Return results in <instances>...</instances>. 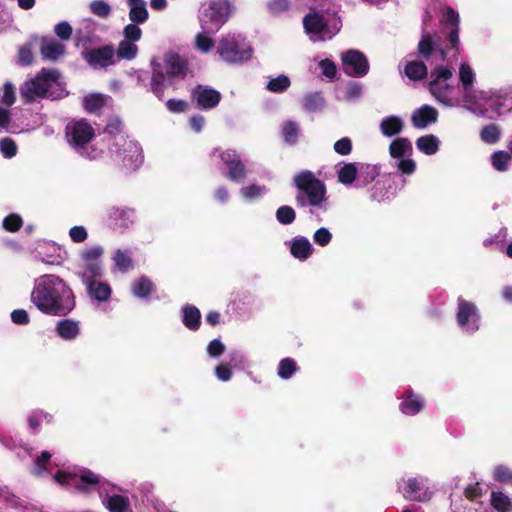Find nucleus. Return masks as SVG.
<instances>
[{"mask_svg":"<svg viewBox=\"0 0 512 512\" xmlns=\"http://www.w3.org/2000/svg\"><path fill=\"white\" fill-rule=\"evenodd\" d=\"M404 74L412 81H420L427 76L428 69L422 61H409L405 65Z\"/></svg>","mask_w":512,"mask_h":512,"instance_id":"28","label":"nucleus"},{"mask_svg":"<svg viewBox=\"0 0 512 512\" xmlns=\"http://www.w3.org/2000/svg\"><path fill=\"white\" fill-rule=\"evenodd\" d=\"M196 46L202 52H209L214 46V41L205 33H199L196 36Z\"/></svg>","mask_w":512,"mask_h":512,"instance_id":"61","label":"nucleus"},{"mask_svg":"<svg viewBox=\"0 0 512 512\" xmlns=\"http://www.w3.org/2000/svg\"><path fill=\"white\" fill-rule=\"evenodd\" d=\"M230 14L227 0H212L201 12V27L206 33H215L228 21Z\"/></svg>","mask_w":512,"mask_h":512,"instance_id":"5","label":"nucleus"},{"mask_svg":"<svg viewBox=\"0 0 512 512\" xmlns=\"http://www.w3.org/2000/svg\"><path fill=\"white\" fill-rule=\"evenodd\" d=\"M0 151L5 158H12L17 154V145L9 137L2 138L0 140Z\"/></svg>","mask_w":512,"mask_h":512,"instance_id":"52","label":"nucleus"},{"mask_svg":"<svg viewBox=\"0 0 512 512\" xmlns=\"http://www.w3.org/2000/svg\"><path fill=\"white\" fill-rule=\"evenodd\" d=\"M512 160L511 153L499 150L491 155V164L496 171L505 172Z\"/></svg>","mask_w":512,"mask_h":512,"instance_id":"34","label":"nucleus"},{"mask_svg":"<svg viewBox=\"0 0 512 512\" xmlns=\"http://www.w3.org/2000/svg\"><path fill=\"white\" fill-rule=\"evenodd\" d=\"M153 289L154 285L147 276H141L133 285V293L138 298H148Z\"/></svg>","mask_w":512,"mask_h":512,"instance_id":"37","label":"nucleus"},{"mask_svg":"<svg viewBox=\"0 0 512 512\" xmlns=\"http://www.w3.org/2000/svg\"><path fill=\"white\" fill-rule=\"evenodd\" d=\"M104 250L101 246H94L90 249L84 250L81 253V258L85 262H98L97 260L103 255Z\"/></svg>","mask_w":512,"mask_h":512,"instance_id":"58","label":"nucleus"},{"mask_svg":"<svg viewBox=\"0 0 512 512\" xmlns=\"http://www.w3.org/2000/svg\"><path fill=\"white\" fill-rule=\"evenodd\" d=\"M338 181L343 185H351L358 176V169L355 163H346L337 172Z\"/></svg>","mask_w":512,"mask_h":512,"instance_id":"35","label":"nucleus"},{"mask_svg":"<svg viewBox=\"0 0 512 512\" xmlns=\"http://www.w3.org/2000/svg\"><path fill=\"white\" fill-rule=\"evenodd\" d=\"M438 112L437 110L429 105H423L416 109L411 117V121L414 127L423 129L429 124L437 121Z\"/></svg>","mask_w":512,"mask_h":512,"instance_id":"17","label":"nucleus"},{"mask_svg":"<svg viewBox=\"0 0 512 512\" xmlns=\"http://www.w3.org/2000/svg\"><path fill=\"white\" fill-rule=\"evenodd\" d=\"M54 32L61 40H69L73 30L68 22L63 21L55 25Z\"/></svg>","mask_w":512,"mask_h":512,"instance_id":"60","label":"nucleus"},{"mask_svg":"<svg viewBox=\"0 0 512 512\" xmlns=\"http://www.w3.org/2000/svg\"><path fill=\"white\" fill-rule=\"evenodd\" d=\"M432 80L428 84L429 92L439 101L445 103L449 98V91L453 88L450 84H443L452 78V71L444 66H436L431 72Z\"/></svg>","mask_w":512,"mask_h":512,"instance_id":"10","label":"nucleus"},{"mask_svg":"<svg viewBox=\"0 0 512 512\" xmlns=\"http://www.w3.org/2000/svg\"><path fill=\"white\" fill-rule=\"evenodd\" d=\"M412 151V144L407 138H397L389 147L390 155L393 158H401L406 154L411 155Z\"/></svg>","mask_w":512,"mask_h":512,"instance_id":"31","label":"nucleus"},{"mask_svg":"<svg viewBox=\"0 0 512 512\" xmlns=\"http://www.w3.org/2000/svg\"><path fill=\"white\" fill-rule=\"evenodd\" d=\"M403 496L406 500L416 502H424L430 498L427 489L417 478H409L406 481V486L403 489Z\"/></svg>","mask_w":512,"mask_h":512,"instance_id":"16","label":"nucleus"},{"mask_svg":"<svg viewBox=\"0 0 512 512\" xmlns=\"http://www.w3.org/2000/svg\"><path fill=\"white\" fill-rule=\"evenodd\" d=\"M344 72L350 77H363L369 72V62L359 50H348L342 55Z\"/></svg>","mask_w":512,"mask_h":512,"instance_id":"12","label":"nucleus"},{"mask_svg":"<svg viewBox=\"0 0 512 512\" xmlns=\"http://www.w3.org/2000/svg\"><path fill=\"white\" fill-rule=\"evenodd\" d=\"M82 283L98 280L103 276V268L100 262H86L82 271L77 273Z\"/></svg>","mask_w":512,"mask_h":512,"instance_id":"27","label":"nucleus"},{"mask_svg":"<svg viewBox=\"0 0 512 512\" xmlns=\"http://www.w3.org/2000/svg\"><path fill=\"white\" fill-rule=\"evenodd\" d=\"M123 35L125 40L136 42L141 39L142 30L136 23H131L124 27Z\"/></svg>","mask_w":512,"mask_h":512,"instance_id":"55","label":"nucleus"},{"mask_svg":"<svg viewBox=\"0 0 512 512\" xmlns=\"http://www.w3.org/2000/svg\"><path fill=\"white\" fill-rule=\"evenodd\" d=\"M312 252V245L306 237L297 236L292 239L290 253L294 258L306 260L311 256Z\"/></svg>","mask_w":512,"mask_h":512,"instance_id":"23","label":"nucleus"},{"mask_svg":"<svg viewBox=\"0 0 512 512\" xmlns=\"http://www.w3.org/2000/svg\"><path fill=\"white\" fill-rule=\"evenodd\" d=\"M459 78L462 83L463 89L467 92L474 83V73L472 68L467 63H462L459 71Z\"/></svg>","mask_w":512,"mask_h":512,"instance_id":"46","label":"nucleus"},{"mask_svg":"<svg viewBox=\"0 0 512 512\" xmlns=\"http://www.w3.org/2000/svg\"><path fill=\"white\" fill-rule=\"evenodd\" d=\"M334 150L337 154L346 156L352 152V141L348 137H343L334 143Z\"/></svg>","mask_w":512,"mask_h":512,"instance_id":"57","label":"nucleus"},{"mask_svg":"<svg viewBox=\"0 0 512 512\" xmlns=\"http://www.w3.org/2000/svg\"><path fill=\"white\" fill-rule=\"evenodd\" d=\"M20 95L26 104L40 99L58 100L66 97L68 92L61 81V73L55 68H42L34 78L26 81L20 88Z\"/></svg>","mask_w":512,"mask_h":512,"instance_id":"2","label":"nucleus"},{"mask_svg":"<svg viewBox=\"0 0 512 512\" xmlns=\"http://www.w3.org/2000/svg\"><path fill=\"white\" fill-rule=\"evenodd\" d=\"M323 104L322 97L317 94H308L303 99V107L307 111L314 112L320 108V106Z\"/></svg>","mask_w":512,"mask_h":512,"instance_id":"53","label":"nucleus"},{"mask_svg":"<svg viewBox=\"0 0 512 512\" xmlns=\"http://www.w3.org/2000/svg\"><path fill=\"white\" fill-rule=\"evenodd\" d=\"M23 220L18 214H9L3 220V228L8 232H17L21 229Z\"/></svg>","mask_w":512,"mask_h":512,"instance_id":"49","label":"nucleus"},{"mask_svg":"<svg viewBox=\"0 0 512 512\" xmlns=\"http://www.w3.org/2000/svg\"><path fill=\"white\" fill-rule=\"evenodd\" d=\"M32 44L26 43L18 49V63L22 66H30L34 61Z\"/></svg>","mask_w":512,"mask_h":512,"instance_id":"48","label":"nucleus"},{"mask_svg":"<svg viewBox=\"0 0 512 512\" xmlns=\"http://www.w3.org/2000/svg\"><path fill=\"white\" fill-rule=\"evenodd\" d=\"M129 18L133 23L142 24L148 19V11L144 0H128Z\"/></svg>","mask_w":512,"mask_h":512,"instance_id":"26","label":"nucleus"},{"mask_svg":"<svg viewBox=\"0 0 512 512\" xmlns=\"http://www.w3.org/2000/svg\"><path fill=\"white\" fill-rule=\"evenodd\" d=\"M418 53L428 60L435 49V42L429 32H424L418 43Z\"/></svg>","mask_w":512,"mask_h":512,"instance_id":"40","label":"nucleus"},{"mask_svg":"<svg viewBox=\"0 0 512 512\" xmlns=\"http://www.w3.org/2000/svg\"><path fill=\"white\" fill-rule=\"evenodd\" d=\"M320 68L322 69V74L327 78H334L337 73V68L335 63L330 59L321 60L319 63Z\"/></svg>","mask_w":512,"mask_h":512,"instance_id":"64","label":"nucleus"},{"mask_svg":"<svg viewBox=\"0 0 512 512\" xmlns=\"http://www.w3.org/2000/svg\"><path fill=\"white\" fill-rule=\"evenodd\" d=\"M491 506L498 512H511L512 500L501 491H492Z\"/></svg>","mask_w":512,"mask_h":512,"instance_id":"32","label":"nucleus"},{"mask_svg":"<svg viewBox=\"0 0 512 512\" xmlns=\"http://www.w3.org/2000/svg\"><path fill=\"white\" fill-rule=\"evenodd\" d=\"M299 125L292 120H287L282 124V137L289 145H294L298 141Z\"/></svg>","mask_w":512,"mask_h":512,"instance_id":"36","label":"nucleus"},{"mask_svg":"<svg viewBox=\"0 0 512 512\" xmlns=\"http://www.w3.org/2000/svg\"><path fill=\"white\" fill-rule=\"evenodd\" d=\"M54 479L62 485H72L78 492L89 494L100 483L101 477L89 469L80 473L57 471Z\"/></svg>","mask_w":512,"mask_h":512,"instance_id":"7","label":"nucleus"},{"mask_svg":"<svg viewBox=\"0 0 512 512\" xmlns=\"http://www.w3.org/2000/svg\"><path fill=\"white\" fill-rule=\"evenodd\" d=\"M83 59L93 68H107L115 63V48L104 45L82 52Z\"/></svg>","mask_w":512,"mask_h":512,"instance_id":"13","label":"nucleus"},{"mask_svg":"<svg viewBox=\"0 0 512 512\" xmlns=\"http://www.w3.org/2000/svg\"><path fill=\"white\" fill-rule=\"evenodd\" d=\"M265 186H258L255 184L241 188L240 194L246 200H253L258 198L263 192H265Z\"/></svg>","mask_w":512,"mask_h":512,"instance_id":"54","label":"nucleus"},{"mask_svg":"<svg viewBox=\"0 0 512 512\" xmlns=\"http://www.w3.org/2000/svg\"><path fill=\"white\" fill-rule=\"evenodd\" d=\"M40 53L43 60L56 61L65 53V46L54 40L43 37L41 40Z\"/></svg>","mask_w":512,"mask_h":512,"instance_id":"22","label":"nucleus"},{"mask_svg":"<svg viewBox=\"0 0 512 512\" xmlns=\"http://www.w3.org/2000/svg\"><path fill=\"white\" fill-rule=\"evenodd\" d=\"M440 141L435 135L421 136L416 140L417 148L426 155H433L439 150Z\"/></svg>","mask_w":512,"mask_h":512,"instance_id":"30","label":"nucleus"},{"mask_svg":"<svg viewBox=\"0 0 512 512\" xmlns=\"http://www.w3.org/2000/svg\"><path fill=\"white\" fill-rule=\"evenodd\" d=\"M332 234L327 228L321 227L317 229L313 235V240L321 247L328 245L331 242Z\"/></svg>","mask_w":512,"mask_h":512,"instance_id":"56","label":"nucleus"},{"mask_svg":"<svg viewBox=\"0 0 512 512\" xmlns=\"http://www.w3.org/2000/svg\"><path fill=\"white\" fill-rule=\"evenodd\" d=\"M293 183L298 191L295 196L298 207H323V203L327 200V189L324 182L316 178L313 172L301 171L294 176Z\"/></svg>","mask_w":512,"mask_h":512,"instance_id":"4","label":"nucleus"},{"mask_svg":"<svg viewBox=\"0 0 512 512\" xmlns=\"http://www.w3.org/2000/svg\"><path fill=\"white\" fill-rule=\"evenodd\" d=\"M166 107L172 113H182L188 109L189 105L187 101L182 99H169L166 102Z\"/></svg>","mask_w":512,"mask_h":512,"instance_id":"62","label":"nucleus"},{"mask_svg":"<svg viewBox=\"0 0 512 512\" xmlns=\"http://www.w3.org/2000/svg\"><path fill=\"white\" fill-rule=\"evenodd\" d=\"M116 53L119 59L133 60L137 56L138 46L124 39L119 43Z\"/></svg>","mask_w":512,"mask_h":512,"instance_id":"39","label":"nucleus"},{"mask_svg":"<svg viewBox=\"0 0 512 512\" xmlns=\"http://www.w3.org/2000/svg\"><path fill=\"white\" fill-rule=\"evenodd\" d=\"M106 508L110 512H126L130 508V500L126 496L114 494L107 498Z\"/></svg>","mask_w":512,"mask_h":512,"instance_id":"33","label":"nucleus"},{"mask_svg":"<svg viewBox=\"0 0 512 512\" xmlns=\"http://www.w3.org/2000/svg\"><path fill=\"white\" fill-rule=\"evenodd\" d=\"M105 104V99L101 94H90L84 98V109L89 113H95Z\"/></svg>","mask_w":512,"mask_h":512,"instance_id":"44","label":"nucleus"},{"mask_svg":"<svg viewBox=\"0 0 512 512\" xmlns=\"http://www.w3.org/2000/svg\"><path fill=\"white\" fill-rule=\"evenodd\" d=\"M56 332L64 340H74L80 333L79 323L73 319L60 320L56 325Z\"/></svg>","mask_w":512,"mask_h":512,"instance_id":"24","label":"nucleus"},{"mask_svg":"<svg viewBox=\"0 0 512 512\" xmlns=\"http://www.w3.org/2000/svg\"><path fill=\"white\" fill-rule=\"evenodd\" d=\"M90 10L93 14L101 18H106L111 12V7L103 0H94L90 3Z\"/></svg>","mask_w":512,"mask_h":512,"instance_id":"51","label":"nucleus"},{"mask_svg":"<svg viewBox=\"0 0 512 512\" xmlns=\"http://www.w3.org/2000/svg\"><path fill=\"white\" fill-rule=\"evenodd\" d=\"M296 362L292 358H284L279 362L278 375L283 379H289L296 371Z\"/></svg>","mask_w":512,"mask_h":512,"instance_id":"47","label":"nucleus"},{"mask_svg":"<svg viewBox=\"0 0 512 512\" xmlns=\"http://www.w3.org/2000/svg\"><path fill=\"white\" fill-rule=\"evenodd\" d=\"M66 130L69 144L81 155H85L87 144L95 137V130L91 124L86 119H80L68 124ZM86 156L91 159L96 157L89 154Z\"/></svg>","mask_w":512,"mask_h":512,"instance_id":"8","label":"nucleus"},{"mask_svg":"<svg viewBox=\"0 0 512 512\" xmlns=\"http://www.w3.org/2000/svg\"><path fill=\"white\" fill-rule=\"evenodd\" d=\"M494 479L499 482L507 483L512 480V471L505 465H498L494 469Z\"/></svg>","mask_w":512,"mask_h":512,"instance_id":"59","label":"nucleus"},{"mask_svg":"<svg viewBox=\"0 0 512 512\" xmlns=\"http://www.w3.org/2000/svg\"><path fill=\"white\" fill-rule=\"evenodd\" d=\"M86 286L87 295L98 302H106L112 294L111 286L99 279L83 283Z\"/></svg>","mask_w":512,"mask_h":512,"instance_id":"18","label":"nucleus"},{"mask_svg":"<svg viewBox=\"0 0 512 512\" xmlns=\"http://www.w3.org/2000/svg\"><path fill=\"white\" fill-rule=\"evenodd\" d=\"M216 153H218L219 158L228 168L227 176L229 180L233 182H241L246 178V166L242 162L240 155L235 150H221L216 148L213 151V155Z\"/></svg>","mask_w":512,"mask_h":512,"instance_id":"11","label":"nucleus"},{"mask_svg":"<svg viewBox=\"0 0 512 512\" xmlns=\"http://www.w3.org/2000/svg\"><path fill=\"white\" fill-rule=\"evenodd\" d=\"M182 312L183 325L191 331H197L201 325L200 310L194 305H186L182 308Z\"/></svg>","mask_w":512,"mask_h":512,"instance_id":"25","label":"nucleus"},{"mask_svg":"<svg viewBox=\"0 0 512 512\" xmlns=\"http://www.w3.org/2000/svg\"><path fill=\"white\" fill-rule=\"evenodd\" d=\"M501 132L496 124L484 126L480 132V138L484 143L495 144L500 140Z\"/></svg>","mask_w":512,"mask_h":512,"instance_id":"42","label":"nucleus"},{"mask_svg":"<svg viewBox=\"0 0 512 512\" xmlns=\"http://www.w3.org/2000/svg\"><path fill=\"white\" fill-rule=\"evenodd\" d=\"M134 211L130 208L113 206L108 210V218L114 227L127 228L133 222Z\"/></svg>","mask_w":512,"mask_h":512,"instance_id":"21","label":"nucleus"},{"mask_svg":"<svg viewBox=\"0 0 512 512\" xmlns=\"http://www.w3.org/2000/svg\"><path fill=\"white\" fill-rule=\"evenodd\" d=\"M303 27L307 34H322L328 28V21L319 12L306 14L303 18Z\"/></svg>","mask_w":512,"mask_h":512,"instance_id":"20","label":"nucleus"},{"mask_svg":"<svg viewBox=\"0 0 512 512\" xmlns=\"http://www.w3.org/2000/svg\"><path fill=\"white\" fill-rule=\"evenodd\" d=\"M151 67L150 90L159 100L164 98L166 80L172 85L174 80H184L189 71L187 60L175 52L166 53L163 63L152 60Z\"/></svg>","mask_w":512,"mask_h":512,"instance_id":"3","label":"nucleus"},{"mask_svg":"<svg viewBox=\"0 0 512 512\" xmlns=\"http://www.w3.org/2000/svg\"><path fill=\"white\" fill-rule=\"evenodd\" d=\"M441 33L448 41L445 49H440L442 59L446 58L447 52L453 50L455 55L459 53V30L460 17L459 13L452 7L447 6L440 18Z\"/></svg>","mask_w":512,"mask_h":512,"instance_id":"6","label":"nucleus"},{"mask_svg":"<svg viewBox=\"0 0 512 512\" xmlns=\"http://www.w3.org/2000/svg\"><path fill=\"white\" fill-rule=\"evenodd\" d=\"M276 219L280 224L289 225L296 219V213L291 206L283 205L276 210Z\"/></svg>","mask_w":512,"mask_h":512,"instance_id":"45","label":"nucleus"},{"mask_svg":"<svg viewBox=\"0 0 512 512\" xmlns=\"http://www.w3.org/2000/svg\"><path fill=\"white\" fill-rule=\"evenodd\" d=\"M457 304L458 311L456 314V320L459 327L462 329L466 328L467 330H471V332L477 330L478 325L476 323L480 316L478 314L476 305L473 302L463 299L462 297L458 298Z\"/></svg>","mask_w":512,"mask_h":512,"instance_id":"15","label":"nucleus"},{"mask_svg":"<svg viewBox=\"0 0 512 512\" xmlns=\"http://www.w3.org/2000/svg\"><path fill=\"white\" fill-rule=\"evenodd\" d=\"M217 52L226 62L238 63L250 59L252 49L244 47L235 36L227 35L220 40Z\"/></svg>","mask_w":512,"mask_h":512,"instance_id":"9","label":"nucleus"},{"mask_svg":"<svg viewBox=\"0 0 512 512\" xmlns=\"http://www.w3.org/2000/svg\"><path fill=\"white\" fill-rule=\"evenodd\" d=\"M288 0H271L267 3V10L273 16H278L290 9Z\"/></svg>","mask_w":512,"mask_h":512,"instance_id":"50","label":"nucleus"},{"mask_svg":"<svg viewBox=\"0 0 512 512\" xmlns=\"http://www.w3.org/2000/svg\"><path fill=\"white\" fill-rule=\"evenodd\" d=\"M403 129V122L397 116H388L380 123V130L386 137H393L399 134Z\"/></svg>","mask_w":512,"mask_h":512,"instance_id":"29","label":"nucleus"},{"mask_svg":"<svg viewBox=\"0 0 512 512\" xmlns=\"http://www.w3.org/2000/svg\"><path fill=\"white\" fill-rule=\"evenodd\" d=\"M402 399V402L399 404V409L406 415H416L424 408V401L411 389L403 393Z\"/></svg>","mask_w":512,"mask_h":512,"instance_id":"19","label":"nucleus"},{"mask_svg":"<svg viewBox=\"0 0 512 512\" xmlns=\"http://www.w3.org/2000/svg\"><path fill=\"white\" fill-rule=\"evenodd\" d=\"M113 260L118 269L123 273L133 268L131 254L127 250L117 249L114 253Z\"/></svg>","mask_w":512,"mask_h":512,"instance_id":"38","label":"nucleus"},{"mask_svg":"<svg viewBox=\"0 0 512 512\" xmlns=\"http://www.w3.org/2000/svg\"><path fill=\"white\" fill-rule=\"evenodd\" d=\"M191 100L202 110H211L218 106L221 101V93L211 87L201 84L196 85L190 94Z\"/></svg>","mask_w":512,"mask_h":512,"instance_id":"14","label":"nucleus"},{"mask_svg":"<svg viewBox=\"0 0 512 512\" xmlns=\"http://www.w3.org/2000/svg\"><path fill=\"white\" fill-rule=\"evenodd\" d=\"M69 236L74 243H82L87 239L88 233L83 226H73L69 230Z\"/></svg>","mask_w":512,"mask_h":512,"instance_id":"63","label":"nucleus"},{"mask_svg":"<svg viewBox=\"0 0 512 512\" xmlns=\"http://www.w3.org/2000/svg\"><path fill=\"white\" fill-rule=\"evenodd\" d=\"M291 85V81L288 76L281 74L276 78H272L266 85V89L272 93H283Z\"/></svg>","mask_w":512,"mask_h":512,"instance_id":"41","label":"nucleus"},{"mask_svg":"<svg viewBox=\"0 0 512 512\" xmlns=\"http://www.w3.org/2000/svg\"><path fill=\"white\" fill-rule=\"evenodd\" d=\"M379 175V170L375 165L366 164L361 167L358 174V181L361 185L366 186L373 182Z\"/></svg>","mask_w":512,"mask_h":512,"instance_id":"43","label":"nucleus"},{"mask_svg":"<svg viewBox=\"0 0 512 512\" xmlns=\"http://www.w3.org/2000/svg\"><path fill=\"white\" fill-rule=\"evenodd\" d=\"M31 301L39 311L50 316H66L76 306L70 286L52 274L43 275L35 281Z\"/></svg>","mask_w":512,"mask_h":512,"instance_id":"1","label":"nucleus"}]
</instances>
